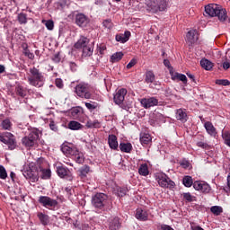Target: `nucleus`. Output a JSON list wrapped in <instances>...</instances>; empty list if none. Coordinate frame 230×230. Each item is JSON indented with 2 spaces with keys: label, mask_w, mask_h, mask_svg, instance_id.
Wrapping results in <instances>:
<instances>
[{
  "label": "nucleus",
  "mask_w": 230,
  "mask_h": 230,
  "mask_svg": "<svg viewBox=\"0 0 230 230\" xmlns=\"http://www.w3.org/2000/svg\"><path fill=\"white\" fill-rule=\"evenodd\" d=\"M85 107L90 112L96 111V109H100V105L95 102H85Z\"/></svg>",
  "instance_id": "nucleus-39"
},
{
  "label": "nucleus",
  "mask_w": 230,
  "mask_h": 230,
  "mask_svg": "<svg viewBox=\"0 0 230 230\" xmlns=\"http://www.w3.org/2000/svg\"><path fill=\"white\" fill-rule=\"evenodd\" d=\"M204 127L209 136H217V128L213 126V123L207 121L205 122Z\"/></svg>",
  "instance_id": "nucleus-29"
},
{
  "label": "nucleus",
  "mask_w": 230,
  "mask_h": 230,
  "mask_svg": "<svg viewBox=\"0 0 230 230\" xmlns=\"http://www.w3.org/2000/svg\"><path fill=\"white\" fill-rule=\"evenodd\" d=\"M37 141H39V130L34 129L28 136L22 138V145L25 148H31L37 145Z\"/></svg>",
  "instance_id": "nucleus-6"
},
{
  "label": "nucleus",
  "mask_w": 230,
  "mask_h": 230,
  "mask_svg": "<svg viewBox=\"0 0 230 230\" xmlns=\"http://www.w3.org/2000/svg\"><path fill=\"white\" fill-rule=\"evenodd\" d=\"M119 150L124 152L125 154H130V152H132V144L129 142L128 143L121 142L119 144Z\"/></svg>",
  "instance_id": "nucleus-31"
},
{
  "label": "nucleus",
  "mask_w": 230,
  "mask_h": 230,
  "mask_svg": "<svg viewBox=\"0 0 230 230\" xmlns=\"http://www.w3.org/2000/svg\"><path fill=\"white\" fill-rule=\"evenodd\" d=\"M72 157L78 164H84L85 161L84 154L80 152L78 149H76V152L72 155Z\"/></svg>",
  "instance_id": "nucleus-25"
},
{
  "label": "nucleus",
  "mask_w": 230,
  "mask_h": 230,
  "mask_svg": "<svg viewBox=\"0 0 230 230\" xmlns=\"http://www.w3.org/2000/svg\"><path fill=\"white\" fill-rule=\"evenodd\" d=\"M138 173L139 175H142L143 177H146L149 175L150 171H148V164H142L140 167L138 168Z\"/></svg>",
  "instance_id": "nucleus-36"
},
{
  "label": "nucleus",
  "mask_w": 230,
  "mask_h": 230,
  "mask_svg": "<svg viewBox=\"0 0 230 230\" xmlns=\"http://www.w3.org/2000/svg\"><path fill=\"white\" fill-rule=\"evenodd\" d=\"M102 26H104V28H107L108 30L112 29V26H113L112 20L111 19L104 20L102 22Z\"/></svg>",
  "instance_id": "nucleus-48"
},
{
  "label": "nucleus",
  "mask_w": 230,
  "mask_h": 230,
  "mask_svg": "<svg viewBox=\"0 0 230 230\" xmlns=\"http://www.w3.org/2000/svg\"><path fill=\"white\" fill-rule=\"evenodd\" d=\"M182 197H183L184 200H186L187 202H193V196H191V193L184 192L182 194Z\"/></svg>",
  "instance_id": "nucleus-51"
},
{
  "label": "nucleus",
  "mask_w": 230,
  "mask_h": 230,
  "mask_svg": "<svg viewBox=\"0 0 230 230\" xmlns=\"http://www.w3.org/2000/svg\"><path fill=\"white\" fill-rule=\"evenodd\" d=\"M170 74L172 76V80H180V82H182L183 84H188V77L184 74H180V73H173L172 70H170Z\"/></svg>",
  "instance_id": "nucleus-24"
},
{
  "label": "nucleus",
  "mask_w": 230,
  "mask_h": 230,
  "mask_svg": "<svg viewBox=\"0 0 230 230\" xmlns=\"http://www.w3.org/2000/svg\"><path fill=\"white\" fill-rule=\"evenodd\" d=\"M193 188L197 191H201V193H209L211 191L209 184L203 183L202 181H194Z\"/></svg>",
  "instance_id": "nucleus-15"
},
{
  "label": "nucleus",
  "mask_w": 230,
  "mask_h": 230,
  "mask_svg": "<svg viewBox=\"0 0 230 230\" xmlns=\"http://www.w3.org/2000/svg\"><path fill=\"white\" fill-rule=\"evenodd\" d=\"M8 177V173L6 172V169L4 166L0 164V179H6Z\"/></svg>",
  "instance_id": "nucleus-47"
},
{
  "label": "nucleus",
  "mask_w": 230,
  "mask_h": 230,
  "mask_svg": "<svg viewBox=\"0 0 230 230\" xmlns=\"http://www.w3.org/2000/svg\"><path fill=\"white\" fill-rule=\"evenodd\" d=\"M0 141L1 143L7 145L9 150H15V148H17V140H15V136L10 132L1 133Z\"/></svg>",
  "instance_id": "nucleus-7"
},
{
  "label": "nucleus",
  "mask_w": 230,
  "mask_h": 230,
  "mask_svg": "<svg viewBox=\"0 0 230 230\" xmlns=\"http://www.w3.org/2000/svg\"><path fill=\"white\" fill-rule=\"evenodd\" d=\"M90 40L87 37L84 36H81L79 38V40H77L76 43H75L74 48H75V49H82L87 46H89L90 43Z\"/></svg>",
  "instance_id": "nucleus-17"
},
{
  "label": "nucleus",
  "mask_w": 230,
  "mask_h": 230,
  "mask_svg": "<svg viewBox=\"0 0 230 230\" xmlns=\"http://www.w3.org/2000/svg\"><path fill=\"white\" fill-rule=\"evenodd\" d=\"M195 182H193V178L190 175L184 176L182 179V184L185 188H191Z\"/></svg>",
  "instance_id": "nucleus-38"
},
{
  "label": "nucleus",
  "mask_w": 230,
  "mask_h": 230,
  "mask_svg": "<svg viewBox=\"0 0 230 230\" xmlns=\"http://www.w3.org/2000/svg\"><path fill=\"white\" fill-rule=\"evenodd\" d=\"M222 66H223V69L227 70V69H229V67H230V62H229V61H225V62L222 64Z\"/></svg>",
  "instance_id": "nucleus-61"
},
{
  "label": "nucleus",
  "mask_w": 230,
  "mask_h": 230,
  "mask_svg": "<svg viewBox=\"0 0 230 230\" xmlns=\"http://www.w3.org/2000/svg\"><path fill=\"white\" fill-rule=\"evenodd\" d=\"M136 218L141 220L142 222H146L148 220V212L143 210L142 208H137L136 212Z\"/></svg>",
  "instance_id": "nucleus-21"
},
{
  "label": "nucleus",
  "mask_w": 230,
  "mask_h": 230,
  "mask_svg": "<svg viewBox=\"0 0 230 230\" xmlns=\"http://www.w3.org/2000/svg\"><path fill=\"white\" fill-rule=\"evenodd\" d=\"M210 211L211 213H213V215L218 217L222 215V213H224V208H222V207L220 206H213L211 207Z\"/></svg>",
  "instance_id": "nucleus-42"
},
{
  "label": "nucleus",
  "mask_w": 230,
  "mask_h": 230,
  "mask_svg": "<svg viewBox=\"0 0 230 230\" xmlns=\"http://www.w3.org/2000/svg\"><path fill=\"white\" fill-rule=\"evenodd\" d=\"M75 93L79 98L84 100H91L93 98V93H91V86L85 83H80L75 85Z\"/></svg>",
  "instance_id": "nucleus-5"
},
{
  "label": "nucleus",
  "mask_w": 230,
  "mask_h": 230,
  "mask_svg": "<svg viewBox=\"0 0 230 230\" xmlns=\"http://www.w3.org/2000/svg\"><path fill=\"white\" fill-rule=\"evenodd\" d=\"M45 26L47 28V30H53V28H55V22H53V20H48L46 22H45Z\"/></svg>",
  "instance_id": "nucleus-52"
},
{
  "label": "nucleus",
  "mask_w": 230,
  "mask_h": 230,
  "mask_svg": "<svg viewBox=\"0 0 230 230\" xmlns=\"http://www.w3.org/2000/svg\"><path fill=\"white\" fill-rule=\"evenodd\" d=\"M78 150L76 146H67L66 144H63L61 146V152L66 156V157H73L75 155V153Z\"/></svg>",
  "instance_id": "nucleus-16"
},
{
  "label": "nucleus",
  "mask_w": 230,
  "mask_h": 230,
  "mask_svg": "<svg viewBox=\"0 0 230 230\" xmlns=\"http://www.w3.org/2000/svg\"><path fill=\"white\" fill-rule=\"evenodd\" d=\"M176 119L181 121V123H186L188 121V114L186 111H182L181 109L177 110L176 111Z\"/></svg>",
  "instance_id": "nucleus-27"
},
{
  "label": "nucleus",
  "mask_w": 230,
  "mask_h": 230,
  "mask_svg": "<svg viewBox=\"0 0 230 230\" xmlns=\"http://www.w3.org/2000/svg\"><path fill=\"white\" fill-rule=\"evenodd\" d=\"M117 191H118L119 197H125V195H127V192L128 191V190L127 188L119 187L117 190Z\"/></svg>",
  "instance_id": "nucleus-49"
},
{
  "label": "nucleus",
  "mask_w": 230,
  "mask_h": 230,
  "mask_svg": "<svg viewBox=\"0 0 230 230\" xmlns=\"http://www.w3.org/2000/svg\"><path fill=\"white\" fill-rule=\"evenodd\" d=\"M1 127L4 130H12V121L9 119H5L2 121Z\"/></svg>",
  "instance_id": "nucleus-43"
},
{
  "label": "nucleus",
  "mask_w": 230,
  "mask_h": 230,
  "mask_svg": "<svg viewBox=\"0 0 230 230\" xmlns=\"http://www.w3.org/2000/svg\"><path fill=\"white\" fill-rule=\"evenodd\" d=\"M125 96H127V89H119L113 97V102L116 105H120L121 109L127 110V106L123 104L125 102Z\"/></svg>",
  "instance_id": "nucleus-9"
},
{
  "label": "nucleus",
  "mask_w": 230,
  "mask_h": 230,
  "mask_svg": "<svg viewBox=\"0 0 230 230\" xmlns=\"http://www.w3.org/2000/svg\"><path fill=\"white\" fill-rule=\"evenodd\" d=\"M85 127H87V128H100L102 127V123H100L98 119H89L87 120Z\"/></svg>",
  "instance_id": "nucleus-35"
},
{
  "label": "nucleus",
  "mask_w": 230,
  "mask_h": 230,
  "mask_svg": "<svg viewBox=\"0 0 230 230\" xmlns=\"http://www.w3.org/2000/svg\"><path fill=\"white\" fill-rule=\"evenodd\" d=\"M95 4H97L98 6H103V4H107V1L106 0H95Z\"/></svg>",
  "instance_id": "nucleus-60"
},
{
  "label": "nucleus",
  "mask_w": 230,
  "mask_h": 230,
  "mask_svg": "<svg viewBox=\"0 0 230 230\" xmlns=\"http://www.w3.org/2000/svg\"><path fill=\"white\" fill-rule=\"evenodd\" d=\"M37 172H41V179H50L51 178V170L44 169L40 166L37 167Z\"/></svg>",
  "instance_id": "nucleus-34"
},
{
  "label": "nucleus",
  "mask_w": 230,
  "mask_h": 230,
  "mask_svg": "<svg viewBox=\"0 0 230 230\" xmlns=\"http://www.w3.org/2000/svg\"><path fill=\"white\" fill-rule=\"evenodd\" d=\"M217 85H230V82L227 79H217L216 80Z\"/></svg>",
  "instance_id": "nucleus-50"
},
{
  "label": "nucleus",
  "mask_w": 230,
  "mask_h": 230,
  "mask_svg": "<svg viewBox=\"0 0 230 230\" xmlns=\"http://www.w3.org/2000/svg\"><path fill=\"white\" fill-rule=\"evenodd\" d=\"M200 66L203 69H206V71H211V69H213V62L207 58L200 60Z\"/></svg>",
  "instance_id": "nucleus-32"
},
{
  "label": "nucleus",
  "mask_w": 230,
  "mask_h": 230,
  "mask_svg": "<svg viewBox=\"0 0 230 230\" xmlns=\"http://www.w3.org/2000/svg\"><path fill=\"white\" fill-rule=\"evenodd\" d=\"M108 144L110 148H111V150H118V137H116V135L111 134L109 135L108 137Z\"/></svg>",
  "instance_id": "nucleus-19"
},
{
  "label": "nucleus",
  "mask_w": 230,
  "mask_h": 230,
  "mask_svg": "<svg viewBox=\"0 0 230 230\" xmlns=\"http://www.w3.org/2000/svg\"><path fill=\"white\" fill-rule=\"evenodd\" d=\"M93 45H87L86 47L83 48V57H91L93 55Z\"/></svg>",
  "instance_id": "nucleus-40"
},
{
  "label": "nucleus",
  "mask_w": 230,
  "mask_h": 230,
  "mask_svg": "<svg viewBox=\"0 0 230 230\" xmlns=\"http://www.w3.org/2000/svg\"><path fill=\"white\" fill-rule=\"evenodd\" d=\"M69 66H70V69H71L72 71H76V63H75V62H70V63H69Z\"/></svg>",
  "instance_id": "nucleus-63"
},
{
  "label": "nucleus",
  "mask_w": 230,
  "mask_h": 230,
  "mask_svg": "<svg viewBox=\"0 0 230 230\" xmlns=\"http://www.w3.org/2000/svg\"><path fill=\"white\" fill-rule=\"evenodd\" d=\"M55 84H56V87H58V89H62L64 87V83L60 78H57L55 81Z\"/></svg>",
  "instance_id": "nucleus-55"
},
{
  "label": "nucleus",
  "mask_w": 230,
  "mask_h": 230,
  "mask_svg": "<svg viewBox=\"0 0 230 230\" xmlns=\"http://www.w3.org/2000/svg\"><path fill=\"white\" fill-rule=\"evenodd\" d=\"M38 202L43 206V208H47L48 209L58 206V201H57V199H53L48 196H40Z\"/></svg>",
  "instance_id": "nucleus-10"
},
{
  "label": "nucleus",
  "mask_w": 230,
  "mask_h": 230,
  "mask_svg": "<svg viewBox=\"0 0 230 230\" xmlns=\"http://www.w3.org/2000/svg\"><path fill=\"white\" fill-rule=\"evenodd\" d=\"M28 93L30 90L22 84H17L14 88V93H12V96L15 98V96H19V98H25L28 96Z\"/></svg>",
  "instance_id": "nucleus-12"
},
{
  "label": "nucleus",
  "mask_w": 230,
  "mask_h": 230,
  "mask_svg": "<svg viewBox=\"0 0 230 230\" xmlns=\"http://www.w3.org/2000/svg\"><path fill=\"white\" fill-rule=\"evenodd\" d=\"M92 204L96 209L107 211L109 209V197L104 193H96L92 197Z\"/></svg>",
  "instance_id": "nucleus-3"
},
{
  "label": "nucleus",
  "mask_w": 230,
  "mask_h": 230,
  "mask_svg": "<svg viewBox=\"0 0 230 230\" xmlns=\"http://www.w3.org/2000/svg\"><path fill=\"white\" fill-rule=\"evenodd\" d=\"M119 217H115L111 219L110 221V229L111 230H116V229H119Z\"/></svg>",
  "instance_id": "nucleus-37"
},
{
  "label": "nucleus",
  "mask_w": 230,
  "mask_h": 230,
  "mask_svg": "<svg viewBox=\"0 0 230 230\" xmlns=\"http://www.w3.org/2000/svg\"><path fill=\"white\" fill-rule=\"evenodd\" d=\"M18 22L21 24H26L28 22V15L24 13H21L18 14Z\"/></svg>",
  "instance_id": "nucleus-45"
},
{
  "label": "nucleus",
  "mask_w": 230,
  "mask_h": 230,
  "mask_svg": "<svg viewBox=\"0 0 230 230\" xmlns=\"http://www.w3.org/2000/svg\"><path fill=\"white\" fill-rule=\"evenodd\" d=\"M180 164L182 168H190V162L188 160H182Z\"/></svg>",
  "instance_id": "nucleus-58"
},
{
  "label": "nucleus",
  "mask_w": 230,
  "mask_h": 230,
  "mask_svg": "<svg viewBox=\"0 0 230 230\" xmlns=\"http://www.w3.org/2000/svg\"><path fill=\"white\" fill-rule=\"evenodd\" d=\"M23 177H25V179H29L32 182H37V181H39V172H35L33 170L29 168L23 172Z\"/></svg>",
  "instance_id": "nucleus-18"
},
{
  "label": "nucleus",
  "mask_w": 230,
  "mask_h": 230,
  "mask_svg": "<svg viewBox=\"0 0 230 230\" xmlns=\"http://www.w3.org/2000/svg\"><path fill=\"white\" fill-rule=\"evenodd\" d=\"M49 128H50V130H53L54 132H57V130H58L57 124H55V121H53V120H51L49 123Z\"/></svg>",
  "instance_id": "nucleus-57"
},
{
  "label": "nucleus",
  "mask_w": 230,
  "mask_h": 230,
  "mask_svg": "<svg viewBox=\"0 0 230 230\" xmlns=\"http://www.w3.org/2000/svg\"><path fill=\"white\" fill-rule=\"evenodd\" d=\"M117 42H121V44H125L130 39V31H126L124 34H117L115 37Z\"/></svg>",
  "instance_id": "nucleus-22"
},
{
  "label": "nucleus",
  "mask_w": 230,
  "mask_h": 230,
  "mask_svg": "<svg viewBox=\"0 0 230 230\" xmlns=\"http://www.w3.org/2000/svg\"><path fill=\"white\" fill-rule=\"evenodd\" d=\"M89 17L83 13L75 14V24L80 28H85L89 24Z\"/></svg>",
  "instance_id": "nucleus-11"
},
{
  "label": "nucleus",
  "mask_w": 230,
  "mask_h": 230,
  "mask_svg": "<svg viewBox=\"0 0 230 230\" xmlns=\"http://www.w3.org/2000/svg\"><path fill=\"white\" fill-rule=\"evenodd\" d=\"M222 137L225 141V145H226L227 146H230V132L229 131L223 132Z\"/></svg>",
  "instance_id": "nucleus-46"
},
{
  "label": "nucleus",
  "mask_w": 230,
  "mask_h": 230,
  "mask_svg": "<svg viewBox=\"0 0 230 230\" xmlns=\"http://www.w3.org/2000/svg\"><path fill=\"white\" fill-rule=\"evenodd\" d=\"M27 80L32 87H43L46 82L44 74L35 66L29 69Z\"/></svg>",
  "instance_id": "nucleus-1"
},
{
  "label": "nucleus",
  "mask_w": 230,
  "mask_h": 230,
  "mask_svg": "<svg viewBox=\"0 0 230 230\" xmlns=\"http://www.w3.org/2000/svg\"><path fill=\"white\" fill-rule=\"evenodd\" d=\"M24 55H25V57H28V58H30L31 60H33V58H35V55L33 53L30 52L29 49H25Z\"/></svg>",
  "instance_id": "nucleus-56"
},
{
  "label": "nucleus",
  "mask_w": 230,
  "mask_h": 230,
  "mask_svg": "<svg viewBox=\"0 0 230 230\" xmlns=\"http://www.w3.org/2000/svg\"><path fill=\"white\" fill-rule=\"evenodd\" d=\"M105 49H107V47H105L104 45H101L98 47V52L100 53V55H103V53H105Z\"/></svg>",
  "instance_id": "nucleus-59"
},
{
  "label": "nucleus",
  "mask_w": 230,
  "mask_h": 230,
  "mask_svg": "<svg viewBox=\"0 0 230 230\" xmlns=\"http://www.w3.org/2000/svg\"><path fill=\"white\" fill-rule=\"evenodd\" d=\"M196 145H197V146H199V148H203V149L209 148V145H208V143H206V142L199 141V142H197Z\"/></svg>",
  "instance_id": "nucleus-53"
},
{
  "label": "nucleus",
  "mask_w": 230,
  "mask_h": 230,
  "mask_svg": "<svg viewBox=\"0 0 230 230\" xmlns=\"http://www.w3.org/2000/svg\"><path fill=\"white\" fill-rule=\"evenodd\" d=\"M146 10L152 13L157 12H164L168 8V1L166 0H146Z\"/></svg>",
  "instance_id": "nucleus-4"
},
{
  "label": "nucleus",
  "mask_w": 230,
  "mask_h": 230,
  "mask_svg": "<svg viewBox=\"0 0 230 230\" xmlns=\"http://www.w3.org/2000/svg\"><path fill=\"white\" fill-rule=\"evenodd\" d=\"M187 42L190 44H195L199 40V32L197 31H190L187 35Z\"/></svg>",
  "instance_id": "nucleus-20"
},
{
  "label": "nucleus",
  "mask_w": 230,
  "mask_h": 230,
  "mask_svg": "<svg viewBox=\"0 0 230 230\" xmlns=\"http://www.w3.org/2000/svg\"><path fill=\"white\" fill-rule=\"evenodd\" d=\"M157 179L158 184L161 188H168L169 190H173V188H175V182L165 173L158 174Z\"/></svg>",
  "instance_id": "nucleus-8"
},
{
  "label": "nucleus",
  "mask_w": 230,
  "mask_h": 230,
  "mask_svg": "<svg viewBox=\"0 0 230 230\" xmlns=\"http://www.w3.org/2000/svg\"><path fill=\"white\" fill-rule=\"evenodd\" d=\"M89 173H91V167L89 165H84L78 169L80 179H85Z\"/></svg>",
  "instance_id": "nucleus-23"
},
{
  "label": "nucleus",
  "mask_w": 230,
  "mask_h": 230,
  "mask_svg": "<svg viewBox=\"0 0 230 230\" xmlns=\"http://www.w3.org/2000/svg\"><path fill=\"white\" fill-rule=\"evenodd\" d=\"M140 143L141 145H149L152 143V136L148 133H140Z\"/></svg>",
  "instance_id": "nucleus-30"
},
{
  "label": "nucleus",
  "mask_w": 230,
  "mask_h": 230,
  "mask_svg": "<svg viewBox=\"0 0 230 230\" xmlns=\"http://www.w3.org/2000/svg\"><path fill=\"white\" fill-rule=\"evenodd\" d=\"M205 12L209 17H217L221 22L227 21V11L217 4H209L205 6Z\"/></svg>",
  "instance_id": "nucleus-2"
},
{
  "label": "nucleus",
  "mask_w": 230,
  "mask_h": 230,
  "mask_svg": "<svg viewBox=\"0 0 230 230\" xmlns=\"http://www.w3.org/2000/svg\"><path fill=\"white\" fill-rule=\"evenodd\" d=\"M145 82L146 84H154L155 82V74H154V71L147 70L146 72Z\"/></svg>",
  "instance_id": "nucleus-28"
},
{
  "label": "nucleus",
  "mask_w": 230,
  "mask_h": 230,
  "mask_svg": "<svg viewBox=\"0 0 230 230\" xmlns=\"http://www.w3.org/2000/svg\"><path fill=\"white\" fill-rule=\"evenodd\" d=\"M164 65L165 66V67H168V69H172V65L170 64V60L164 59Z\"/></svg>",
  "instance_id": "nucleus-62"
},
{
  "label": "nucleus",
  "mask_w": 230,
  "mask_h": 230,
  "mask_svg": "<svg viewBox=\"0 0 230 230\" xmlns=\"http://www.w3.org/2000/svg\"><path fill=\"white\" fill-rule=\"evenodd\" d=\"M122 58H123V52H116L111 56V60L112 63H115V62H119V60H121Z\"/></svg>",
  "instance_id": "nucleus-44"
},
{
  "label": "nucleus",
  "mask_w": 230,
  "mask_h": 230,
  "mask_svg": "<svg viewBox=\"0 0 230 230\" xmlns=\"http://www.w3.org/2000/svg\"><path fill=\"white\" fill-rule=\"evenodd\" d=\"M68 128H70V130H80L82 124L78 121L72 120L68 123Z\"/></svg>",
  "instance_id": "nucleus-41"
},
{
  "label": "nucleus",
  "mask_w": 230,
  "mask_h": 230,
  "mask_svg": "<svg viewBox=\"0 0 230 230\" xmlns=\"http://www.w3.org/2000/svg\"><path fill=\"white\" fill-rule=\"evenodd\" d=\"M140 103L145 109H150V107H155L158 105L159 100L155 97L144 98L140 101Z\"/></svg>",
  "instance_id": "nucleus-14"
},
{
  "label": "nucleus",
  "mask_w": 230,
  "mask_h": 230,
  "mask_svg": "<svg viewBox=\"0 0 230 230\" xmlns=\"http://www.w3.org/2000/svg\"><path fill=\"white\" fill-rule=\"evenodd\" d=\"M70 114L74 119H78L83 114L82 107H75L70 110Z\"/></svg>",
  "instance_id": "nucleus-26"
},
{
  "label": "nucleus",
  "mask_w": 230,
  "mask_h": 230,
  "mask_svg": "<svg viewBox=\"0 0 230 230\" xmlns=\"http://www.w3.org/2000/svg\"><path fill=\"white\" fill-rule=\"evenodd\" d=\"M40 222L42 224V226H48L49 224V216L42 213V212H39L37 215Z\"/></svg>",
  "instance_id": "nucleus-33"
},
{
  "label": "nucleus",
  "mask_w": 230,
  "mask_h": 230,
  "mask_svg": "<svg viewBox=\"0 0 230 230\" xmlns=\"http://www.w3.org/2000/svg\"><path fill=\"white\" fill-rule=\"evenodd\" d=\"M52 60L58 64V62H60V57H58V55H55Z\"/></svg>",
  "instance_id": "nucleus-64"
},
{
  "label": "nucleus",
  "mask_w": 230,
  "mask_h": 230,
  "mask_svg": "<svg viewBox=\"0 0 230 230\" xmlns=\"http://www.w3.org/2000/svg\"><path fill=\"white\" fill-rule=\"evenodd\" d=\"M137 64V60L136 58H133L130 60V62L127 65V69H132Z\"/></svg>",
  "instance_id": "nucleus-54"
},
{
  "label": "nucleus",
  "mask_w": 230,
  "mask_h": 230,
  "mask_svg": "<svg viewBox=\"0 0 230 230\" xmlns=\"http://www.w3.org/2000/svg\"><path fill=\"white\" fill-rule=\"evenodd\" d=\"M57 173L60 179H67L68 181H73V176H71V171L64 166L57 167Z\"/></svg>",
  "instance_id": "nucleus-13"
}]
</instances>
